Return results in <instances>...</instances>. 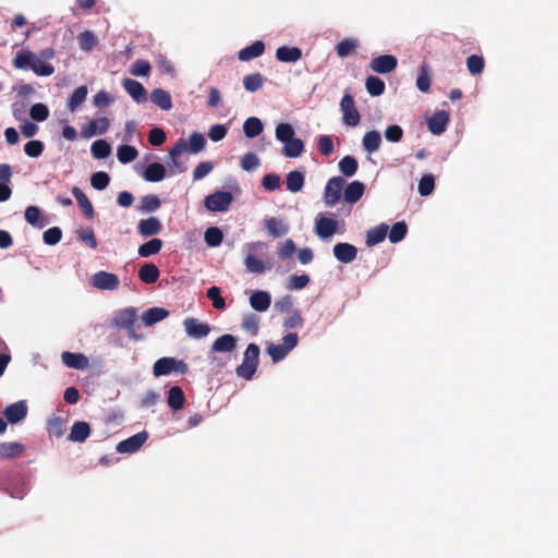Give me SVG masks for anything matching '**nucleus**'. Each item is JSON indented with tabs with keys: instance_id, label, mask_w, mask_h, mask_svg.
<instances>
[{
	"instance_id": "nucleus-1",
	"label": "nucleus",
	"mask_w": 558,
	"mask_h": 558,
	"mask_svg": "<svg viewBox=\"0 0 558 558\" xmlns=\"http://www.w3.org/2000/svg\"><path fill=\"white\" fill-rule=\"evenodd\" d=\"M54 54V49L50 47L43 49L39 56L31 50H21L13 58L12 64L19 70L31 69L39 76H50L53 74L54 68L46 61L53 59Z\"/></svg>"
},
{
	"instance_id": "nucleus-2",
	"label": "nucleus",
	"mask_w": 558,
	"mask_h": 558,
	"mask_svg": "<svg viewBox=\"0 0 558 558\" xmlns=\"http://www.w3.org/2000/svg\"><path fill=\"white\" fill-rule=\"evenodd\" d=\"M259 362V347L255 343H250L244 351L243 361L236 367V375L243 379L250 380L256 373Z\"/></svg>"
},
{
	"instance_id": "nucleus-3",
	"label": "nucleus",
	"mask_w": 558,
	"mask_h": 558,
	"mask_svg": "<svg viewBox=\"0 0 558 558\" xmlns=\"http://www.w3.org/2000/svg\"><path fill=\"white\" fill-rule=\"evenodd\" d=\"M282 341L283 343L281 344L270 343L267 348V353L275 363L283 360L288 353L298 345L299 336L295 332H291L286 335Z\"/></svg>"
},
{
	"instance_id": "nucleus-4",
	"label": "nucleus",
	"mask_w": 558,
	"mask_h": 558,
	"mask_svg": "<svg viewBox=\"0 0 558 558\" xmlns=\"http://www.w3.org/2000/svg\"><path fill=\"white\" fill-rule=\"evenodd\" d=\"M137 319L136 311L133 307L124 308L120 311L114 319V326L119 328H124L128 331V336L134 340H140L142 336L137 335L135 331V323Z\"/></svg>"
},
{
	"instance_id": "nucleus-5",
	"label": "nucleus",
	"mask_w": 558,
	"mask_h": 558,
	"mask_svg": "<svg viewBox=\"0 0 558 558\" xmlns=\"http://www.w3.org/2000/svg\"><path fill=\"white\" fill-rule=\"evenodd\" d=\"M232 202V193L227 191H216L205 197L204 205L209 211H227Z\"/></svg>"
},
{
	"instance_id": "nucleus-6",
	"label": "nucleus",
	"mask_w": 558,
	"mask_h": 558,
	"mask_svg": "<svg viewBox=\"0 0 558 558\" xmlns=\"http://www.w3.org/2000/svg\"><path fill=\"white\" fill-rule=\"evenodd\" d=\"M340 109L342 111V120L344 124L349 126H356L360 124L361 116L355 107L354 98L351 94L347 93L343 95L340 101Z\"/></svg>"
},
{
	"instance_id": "nucleus-7",
	"label": "nucleus",
	"mask_w": 558,
	"mask_h": 558,
	"mask_svg": "<svg viewBox=\"0 0 558 558\" xmlns=\"http://www.w3.org/2000/svg\"><path fill=\"white\" fill-rule=\"evenodd\" d=\"M345 180L342 177H333L328 180L324 191V202L327 206H335L341 198Z\"/></svg>"
},
{
	"instance_id": "nucleus-8",
	"label": "nucleus",
	"mask_w": 558,
	"mask_h": 558,
	"mask_svg": "<svg viewBox=\"0 0 558 558\" xmlns=\"http://www.w3.org/2000/svg\"><path fill=\"white\" fill-rule=\"evenodd\" d=\"M265 246L262 242H253L246 245L247 255L245 257L244 264L246 270L254 274H263L266 270V266L263 260L258 259L254 254L258 250H263Z\"/></svg>"
},
{
	"instance_id": "nucleus-9",
	"label": "nucleus",
	"mask_w": 558,
	"mask_h": 558,
	"mask_svg": "<svg viewBox=\"0 0 558 558\" xmlns=\"http://www.w3.org/2000/svg\"><path fill=\"white\" fill-rule=\"evenodd\" d=\"M398 66V59L392 54H381L372 59L369 68L378 74H388Z\"/></svg>"
},
{
	"instance_id": "nucleus-10",
	"label": "nucleus",
	"mask_w": 558,
	"mask_h": 558,
	"mask_svg": "<svg viewBox=\"0 0 558 558\" xmlns=\"http://www.w3.org/2000/svg\"><path fill=\"white\" fill-rule=\"evenodd\" d=\"M148 434L144 432H140L117 445V451L120 453H133L136 452L147 440Z\"/></svg>"
},
{
	"instance_id": "nucleus-11",
	"label": "nucleus",
	"mask_w": 558,
	"mask_h": 558,
	"mask_svg": "<svg viewBox=\"0 0 558 558\" xmlns=\"http://www.w3.org/2000/svg\"><path fill=\"white\" fill-rule=\"evenodd\" d=\"M185 332L194 339H202L208 336L211 328L208 324L199 322L197 318L189 317L183 322Z\"/></svg>"
},
{
	"instance_id": "nucleus-12",
	"label": "nucleus",
	"mask_w": 558,
	"mask_h": 558,
	"mask_svg": "<svg viewBox=\"0 0 558 558\" xmlns=\"http://www.w3.org/2000/svg\"><path fill=\"white\" fill-rule=\"evenodd\" d=\"M92 283L99 290H116L120 281L117 275L100 270L93 275Z\"/></svg>"
},
{
	"instance_id": "nucleus-13",
	"label": "nucleus",
	"mask_w": 558,
	"mask_h": 558,
	"mask_svg": "<svg viewBox=\"0 0 558 558\" xmlns=\"http://www.w3.org/2000/svg\"><path fill=\"white\" fill-rule=\"evenodd\" d=\"M338 228V221L333 218L325 217L319 215L315 222V232L320 239H329L336 232Z\"/></svg>"
},
{
	"instance_id": "nucleus-14",
	"label": "nucleus",
	"mask_w": 558,
	"mask_h": 558,
	"mask_svg": "<svg viewBox=\"0 0 558 558\" xmlns=\"http://www.w3.org/2000/svg\"><path fill=\"white\" fill-rule=\"evenodd\" d=\"M336 259L343 264L352 263L357 256V248L350 243L340 242L332 248Z\"/></svg>"
},
{
	"instance_id": "nucleus-15",
	"label": "nucleus",
	"mask_w": 558,
	"mask_h": 558,
	"mask_svg": "<svg viewBox=\"0 0 558 558\" xmlns=\"http://www.w3.org/2000/svg\"><path fill=\"white\" fill-rule=\"evenodd\" d=\"M449 121V113L445 110H438L429 118L427 126L430 133L440 135L446 131Z\"/></svg>"
},
{
	"instance_id": "nucleus-16",
	"label": "nucleus",
	"mask_w": 558,
	"mask_h": 558,
	"mask_svg": "<svg viewBox=\"0 0 558 558\" xmlns=\"http://www.w3.org/2000/svg\"><path fill=\"white\" fill-rule=\"evenodd\" d=\"M3 415L5 416V418L9 423H11V424L19 423L27 415L26 401L21 400V401H17V402H14V403L8 405L3 411Z\"/></svg>"
},
{
	"instance_id": "nucleus-17",
	"label": "nucleus",
	"mask_w": 558,
	"mask_h": 558,
	"mask_svg": "<svg viewBox=\"0 0 558 558\" xmlns=\"http://www.w3.org/2000/svg\"><path fill=\"white\" fill-rule=\"evenodd\" d=\"M162 230V223L157 217H149L146 219H141L137 225V232L142 236H153L160 233Z\"/></svg>"
},
{
	"instance_id": "nucleus-18",
	"label": "nucleus",
	"mask_w": 558,
	"mask_h": 558,
	"mask_svg": "<svg viewBox=\"0 0 558 558\" xmlns=\"http://www.w3.org/2000/svg\"><path fill=\"white\" fill-rule=\"evenodd\" d=\"M122 85L136 102L142 104L147 100L146 89L140 82L132 78H124Z\"/></svg>"
},
{
	"instance_id": "nucleus-19",
	"label": "nucleus",
	"mask_w": 558,
	"mask_h": 558,
	"mask_svg": "<svg viewBox=\"0 0 558 558\" xmlns=\"http://www.w3.org/2000/svg\"><path fill=\"white\" fill-rule=\"evenodd\" d=\"M236 338L233 335L226 333L217 338L211 347V352L231 353L236 348Z\"/></svg>"
},
{
	"instance_id": "nucleus-20",
	"label": "nucleus",
	"mask_w": 558,
	"mask_h": 558,
	"mask_svg": "<svg viewBox=\"0 0 558 558\" xmlns=\"http://www.w3.org/2000/svg\"><path fill=\"white\" fill-rule=\"evenodd\" d=\"M62 362L74 369H85L89 365V361L83 353L63 352L61 355Z\"/></svg>"
},
{
	"instance_id": "nucleus-21",
	"label": "nucleus",
	"mask_w": 558,
	"mask_h": 558,
	"mask_svg": "<svg viewBox=\"0 0 558 558\" xmlns=\"http://www.w3.org/2000/svg\"><path fill=\"white\" fill-rule=\"evenodd\" d=\"M72 194L75 197L77 205L83 211L85 218L93 219L95 216V210L85 193L78 186H73Z\"/></svg>"
},
{
	"instance_id": "nucleus-22",
	"label": "nucleus",
	"mask_w": 558,
	"mask_h": 558,
	"mask_svg": "<svg viewBox=\"0 0 558 558\" xmlns=\"http://www.w3.org/2000/svg\"><path fill=\"white\" fill-rule=\"evenodd\" d=\"M90 432V426L87 422L78 421L72 425L68 439L71 441L83 442L89 437Z\"/></svg>"
},
{
	"instance_id": "nucleus-23",
	"label": "nucleus",
	"mask_w": 558,
	"mask_h": 558,
	"mask_svg": "<svg viewBox=\"0 0 558 558\" xmlns=\"http://www.w3.org/2000/svg\"><path fill=\"white\" fill-rule=\"evenodd\" d=\"M365 191V185L360 181H353L347 185L343 191V198L347 203L355 204L359 202Z\"/></svg>"
},
{
	"instance_id": "nucleus-24",
	"label": "nucleus",
	"mask_w": 558,
	"mask_h": 558,
	"mask_svg": "<svg viewBox=\"0 0 558 558\" xmlns=\"http://www.w3.org/2000/svg\"><path fill=\"white\" fill-rule=\"evenodd\" d=\"M251 306L257 312H265L271 304V296L266 291H254L250 296Z\"/></svg>"
},
{
	"instance_id": "nucleus-25",
	"label": "nucleus",
	"mask_w": 558,
	"mask_h": 558,
	"mask_svg": "<svg viewBox=\"0 0 558 558\" xmlns=\"http://www.w3.org/2000/svg\"><path fill=\"white\" fill-rule=\"evenodd\" d=\"M169 316V312L162 307H150L142 315V320L145 326H153Z\"/></svg>"
},
{
	"instance_id": "nucleus-26",
	"label": "nucleus",
	"mask_w": 558,
	"mask_h": 558,
	"mask_svg": "<svg viewBox=\"0 0 558 558\" xmlns=\"http://www.w3.org/2000/svg\"><path fill=\"white\" fill-rule=\"evenodd\" d=\"M264 51L265 44L262 40H256L252 45L241 49L238 53V58L241 61H250L262 56Z\"/></svg>"
},
{
	"instance_id": "nucleus-27",
	"label": "nucleus",
	"mask_w": 558,
	"mask_h": 558,
	"mask_svg": "<svg viewBox=\"0 0 558 558\" xmlns=\"http://www.w3.org/2000/svg\"><path fill=\"white\" fill-rule=\"evenodd\" d=\"M150 100L153 104L165 111H168L172 108L171 95L162 88L153 89L150 93Z\"/></svg>"
},
{
	"instance_id": "nucleus-28",
	"label": "nucleus",
	"mask_w": 558,
	"mask_h": 558,
	"mask_svg": "<svg viewBox=\"0 0 558 558\" xmlns=\"http://www.w3.org/2000/svg\"><path fill=\"white\" fill-rule=\"evenodd\" d=\"M166 177V168L162 163L153 162L149 163L143 173V178L148 182H159Z\"/></svg>"
},
{
	"instance_id": "nucleus-29",
	"label": "nucleus",
	"mask_w": 558,
	"mask_h": 558,
	"mask_svg": "<svg viewBox=\"0 0 558 558\" xmlns=\"http://www.w3.org/2000/svg\"><path fill=\"white\" fill-rule=\"evenodd\" d=\"M276 58L281 62H296L302 58V50L298 47L281 46L276 51Z\"/></svg>"
},
{
	"instance_id": "nucleus-30",
	"label": "nucleus",
	"mask_w": 558,
	"mask_h": 558,
	"mask_svg": "<svg viewBox=\"0 0 558 558\" xmlns=\"http://www.w3.org/2000/svg\"><path fill=\"white\" fill-rule=\"evenodd\" d=\"M185 403V396L181 387L173 386L168 391V405L178 412L183 409Z\"/></svg>"
},
{
	"instance_id": "nucleus-31",
	"label": "nucleus",
	"mask_w": 558,
	"mask_h": 558,
	"mask_svg": "<svg viewBox=\"0 0 558 558\" xmlns=\"http://www.w3.org/2000/svg\"><path fill=\"white\" fill-rule=\"evenodd\" d=\"M184 151H187V144L184 140H179L174 146L170 149L169 155L171 157V167L175 168L178 172L182 173L186 171V167L182 166L178 161V157Z\"/></svg>"
},
{
	"instance_id": "nucleus-32",
	"label": "nucleus",
	"mask_w": 558,
	"mask_h": 558,
	"mask_svg": "<svg viewBox=\"0 0 558 558\" xmlns=\"http://www.w3.org/2000/svg\"><path fill=\"white\" fill-rule=\"evenodd\" d=\"M282 154L287 158H296L304 151V143L301 138L292 137L289 141L283 142Z\"/></svg>"
},
{
	"instance_id": "nucleus-33",
	"label": "nucleus",
	"mask_w": 558,
	"mask_h": 558,
	"mask_svg": "<svg viewBox=\"0 0 558 558\" xmlns=\"http://www.w3.org/2000/svg\"><path fill=\"white\" fill-rule=\"evenodd\" d=\"M25 448L20 442H1L0 444V459H12L23 454Z\"/></svg>"
},
{
	"instance_id": "nucleus-34",
	"label": "nucleus",
	"mask_w": 558,
	"mask_h": 558,
	"mask_svg": "<svg viewBox=\"0 0 558 558\" xmlns=\"http://www.w3.org/2000/svg\"><path fill=\"white\" fill-rule=\"evenodd\" d=\"M388 232V226L380 223L379 226L372 228L366 233V245L374 246L385 240Z\"/></svg>"
},
{
	"instance_id": "nucleus-35",
	"label": "nucleus",
	"mask_w": 558,
	"mask_h": 558,
	"mask_svg": "<svg viewBox=\"0 0 558 558\" xmlns=\"http://www.w3.org/2000/svg\"><path fill=\"white\" fill-rule=\"evenodd\" d=\"M160 276L158 267L153 264H144L138 270V278L147 284L155 283Z\"/></svg>"
},
{
	"instance_id": "nucleus-36",
	"label": "nucleus",
	"mask_w": 558,
	"mask_h": 558,
	"mask_svg": "<svg viewBox=\"0 0 558 558\" xmlns=\"http://www.w3.org/2000/svg\"><path fill=\"white\" fill-rule=\"evenodd\" d=\"M363 147L368 154L377 151L381 144V136L378 131H368L363 136Z\"/></svg>"
},
{
	"instance_id": "nucleus-37",
	"label": "nucleus",
	"mask_w": 558,
	"mask_h": 558,
	"mask_svg": "<svg viewBox=\"0 0 558 558\" xmlns=\"http://www.w3.org/2000/svg\"><path fill=\"white\" fill-rule=\"evenodd\" d=\"M161 206V202L157 195L149 194L141 198L137 210L142 214L156 211Z\"/></svg>"
},
{
	"instance_id": "nucleus-38",
	"label": "nucleus",
	"mask_w": 558,
	"mask_h": 558,
	"mask_svg": "<svg viewBox=\"0 0 558 558\" xmlns=\"http://www.w3.org/2000/svg\"><path fill=\"white\" fill-rule=\"evenodd\" d=\"M304 174L300 171L293 170L287 174L286 185L287 190L291 193L300 192L304 186Z\"/></svg>"
},
{
	"instance_id": "nucleus-39",
	"label": "nucleus",
	"mask_w": 558,
	"mask_h": 558,
	"mask_svg": "<svg viewBox=\"0 0 558 558\" xmlns=\"http://www.w3.org/2000/svg\"><path fill=\"white\" fill-rule=\"evenodd\" d=\"M267 232L274 238H279L288 233L289 227L280 219L269 218L265 221Z\"/></svg>"
},
{
	"instance_id": "nucleus-40",
	"label": "nucleus",
	"mask_w": 558,
	"mask_h": 558,
	"mask_svg": "<svg viewBox=\"0 0 558 558\" xmlns=\"http://www.w3.org/2000/svg\"><path fill=\"white\" fill-rule=\"evenodd\" d=\"M263 129L262 121L256 117H250L243 123L244 134L248 138L258 136L263 132Z\"/></svg>"
},
{
	"instance_id": "nucleus-41",
	"label": "nucleus",
	"mask_w": 558,
	"mask_h": 558,
	"mask_svg": "<svg viewBox=\"0 0 558 558\" xmlns=\"http://www.w3.org/2000/svg\"><path fill=\"white\" fill-rule=\"evenodd\" d=\"M174 368V357H161L157 360L153 367L154 376L160 377L170 374Z\"/></svg>"
},
{
	"instance_id": "nucleus-42",
	"label": "nucleus",
	"mask_w": 558,
	"mask_h": 558,
	"mask_svg": "<svg viewBox=\"0 0 558 558\" xmlns=\"http://www.w3.org/2000/svg\"><path fill=\"white\" fill-rule=\"evenodd\" d=\"M88 94L87 86L83 85L77 87L73 94L71 95L69 102H68V109L71 112H74L77 110V108L86 100Z\"/></svg>"
},
{
	"instance_id": "nucleus-43",
	"label": "nucleus",
	"mask_w": 558,
	"mask_h": 558,
	"mask_svg": "<svg viewBox=\"0 0 558 558\" xmlns=\"http://www.w3.org/2000/svg\"><path fill=\"white\" fill-rule=\"evenodd\" d=\"M430 66L428 63L424 62L420 68L416 86L421 92L427 93L430 88Z\"/></svg>"
},
{
	"instance_id": "nucleus-44",
	"label": "nucleus",
	"mask_w": 558,
	"mask_h": 558,
	"mask_svg": "<svg viewBox=\"0 0 558 558\" xmlns=\"http://www.w3.org/2000/svg\"><path fill=\"white\" fill-rule=\"evenodd\" d=\"M365 87L371 96L377 97L384 94L386 85L378 76L371 75L365 81Z\"/></svg>"
},
{
	"instance_id": "nucleus-45",
	"label": "nucleus",
	"mask_w": 558,
	"mask_h": 558,
	"mask_svg": "<svg viewBox=\"0 0 558 558\" xmlns=\"http://www.w3.org/2000/svg\"><path fill=\"white\" fill-rule=\"evenodd\" d=\"M161 247L162 241L160 239L154 238L138 247V255L141 257H149L151 255L158 254Z\"/></svg>"
},
{
	"instance_id": "nucleus-46",
	"label": "nucleus",
	"mask_w": 558,
	"mask_h": 558,
	"mask_svg": "<svg viewBox=\"0 0 558 558\" xmlns=\"http://www.w3.org/2000/svg\"><path fill=\"white\" fill-rule=\"evenodd\" d=\"M110 126V121L108 118H98L89 122L87 126V136L101 135L105 134Z\"/></svg>"
},
{
	"instance_id": "nucleus-47",
	"label": "nucleus",
	"mask_w": 558,
	"mask_h": 558,
	"mask_svg": "<svg viewBox=\"0 0 558 558\" xmlns=\"http://www.w3.org/2000/svg\"><path fill=\"white\" fill-rule=\"evenodd\" d=\"M264 82L265 78L260 73H251L244 76L243 86L247 92L254 93L263 87Z\"/></svg>"
},
{
	"instance_id": "nucleus-48",
	"label": "nucleus",
	"mask_w": 558,
	"mask_h": 558,
	"mask_svg": "<svg viewBox=\"0 0 558 558\" xmlns=\"http://www.w3.org/2000/svg\"><path fill=\"white\" fill-rule=\"evenodd\" d=\"M78 46L83 51H92L98 44L96 35L92 31H85L77 37Z\"/></svg>"
},
{
	"instance_id": "nucleus-49",
	"label": "nucleus",
	"mask_w": 558,
	"mask_h": 558,
	"mask_svg": "<svg viewBox=\"0 0 558 558\" xmlns=\"http://www.w3.org/2000/svg\"><path fill=\"white\" fill-rule=\"evenodd\" d=\"M204 241L208 246L217 247L223 241V233L218 227H209L204 233Z\"/></svg>"
},
{
	"instance_id": "nucleus-50",
	"label": "nucleus",
	"mask_w": 558,
	"mask_h": 558,
	"mask_svg": "<svg viewBox=\"0 0 558 558\" xmlns=\"http://www.w3.org/2000/svg\"><path fill=\"white\" fill-rule=\"evenodd\" d=\"M25 220L29 225L38 228H43L47 223L46 219L41 217L39 208L36 206H28L25 209Z\"/></svg>"
},
{
	"instance_id": "nucleus-51",
	"label": "nucleus",
	"mask_w": 558,
	"mask_h": 558,
	"mask_svg": "<svg viewBox=\"0 0 558 558\" xmlns=\"http://www.w3.org/2000/svg\"><path fill=\"white\" fill-rule=\"evenodd\" d=\"M357 168H359L357 160L352 156H349V155L344 156L339 161V169H340L341 173L347 177L354 175L357 171Z\"/></svg>"
},
{
	"instance_id": "nucleus-52",
	"label": "nucleus",
	"mask_w": 558,
	"mask_h": 558,
	"mask_svg": "<svg viewBox=\"0 0 558 558\" xmlns=\"http://www.w3.org/2000/svg\"><path fill=\"white\" fill-rule=\"evenodd\" d=\"M187 150L192 154H197L205 148L206 140L202 133H193L189 137Z\"/></svg>"
},
{
	"instance_id": "nucleus-53",
	"label": "nucleus",
	"mask_w": 558,
	"mask_h": 558,
	"mask_svg": "<svg viewBox=\"0 0 558 558\" xmlns=\"http://www.w3.org/2000/svg\"><path fill=\"white\" fill-rule=\"evenodd\" d=\"M138 155L137 149L134 146L122 145L118 148V159L121 163H129L136 159Z\"/></svg>"
},
{
	"instance_id": "nucleus-54",
	"label": "nucleus",
	"mask_w": 558,
	"mask_h": 558,
	"mask_svg": "<svg viewBox=\"0 0 558 558\" xmlns=\"http://www.w3.org/2000/svg\"><path fill=\"white\" fill-rule=\"evenodd\" d=\"M408 233V226L404 221L396 222L389 232V241L391 243H398L402 241Z\"/></svg>"
},
{
	"instance_id": "nucleus-55",
	"label": "nucleus",
	"mask_w": 558,
	"mask_h": 558,
	"mask_svg": "<svg viewBox=\"0 0 558 558\" xmlns=\"http://www.w3.org/2000/svg\"><path fill=\"white\" fill-rule=\"evenodd\" d=\"M110 153L111 147L105 140H97L92 144V154L97 159L107 158Z\"/></svg>"
},
{
	"instance_id": "nucleus-56",
	"label": "nucleus",
	"mask_w": 558,
	"mask_h": 558,
	"mask_svg": "<svg viewBox=\"0 0 558 558\" xmlns=\"http://www.w3.org/2000/svg\"><path fill=\"white\" fill-rule=\"evenodd\" d=\"M485 61L482 56L472 54L466 59L468 71L472 75L481 74L484 70Z\"/></svg>"
},
{
	"instance_id": "nucleus-57",
	"label": "nucleus",
	"mask_w": 558,
	"mask_h": 558,
	"mask_svg": "<svg viewBox=\"0 0 558 558\" xmlns=\"http://www.w3.org/2000/svg\"><path fill=\"white\" fill-rule=\"evenodd\" d=\"M356 47L357 44L354 39L345 38L338 43V45L336 46V51L340 58H345L350 56L352 52H354Z\"/></svg>"
},
{
	"instance_id": "nucleus-58",
	"label": "nucleus",
	"mask_w": 558,
	"mask_h": 558,
	"mask_svg": "<svg viewBox=\"0 0 558 558\" xmlns=\"http://www.w3.org/2000/svg\"><path fill=\"white\" fill-rule=\"evenodd\" d=\"M207 298L213 302V306L216 310H223L226 307V301L221 296V290L219 287L213 286L206 292Z\"/></svg>"
},
{
	"instance_id": "nucleus-59",
	"label": "nucleus",
	"mask_w": 558,
	"mask_h": 558,
	"mask_svg": "<svg viewBox=\"0 0 558 558\" xmlns=\"http://www.w3.org/2000/svg\"><path fill=\"white\" fill-rule=\"evenodd\" d=\"M110 182V177L105 171L95 172L90 178V184L94 189L101 191L105 190Z\"/></svg>"
},
{
	"instance_id": "nucleus-60",
	"label": "nucleus",
	"mask_w": 558,
	"mask_h": 558,
	"mask_svg": "<svg viewBox=\"0 0 558 558\" xmlns=\"http://www.w3.org/2000/svg\"><path fill=\"white\" fill-rule=\"evenodd\" d=\"M151 66L147 60H136L131 69L130 73L134 76H148L150 73Z\"/></svg>"
},
{
	"instance_id": "nucleus-61",
	"label": "nucleus",
	"mask_w": 558,
	"mask_h": 558,
	"mask_svg": "<svg viewBox=\"0 0 558 558\" xmlns=\"http://www.w3.org/2000/svg\"><path fill=\"white\" fill-rule=\"evenodd\" d=\"M435 187V179L432 174H425L421 178L418 182V193L422 196H428L432 194Z\"/></svg>"
},
{
	"instance_id": "nucleus-62",
	"label": "nucleus",
	"mask_w": 558,
	"mask_h": 558,
	"mask_svg": "<svg viewBox=\"0 0 558 558\" xmlns=\"http://www.w3.org/2000/svg\"><path fill=\"white\" fill-rule=\"evenodd\" d=\"M44 143L39 140H32L24 145V151L28 157H39L44 151Z\"/></svg>"
},
{
	"instance_id": "nucleus-63",
	"label": "nucleus",
	"mask_w": 558,
	"mask_h": 558,
	"mask_svg": "<svg viewBox=\"0 0 558 558\" xmlns=\"http://www.w3.org/2000/svg\"><path fill=\"white\" fill-rule=\"evenodd\" d=\"M29 116L34 121L43 122L49 117V109L44 104H35L29 110Z\"/></svg>"
},
{
	"instance_id": "nucleus-64",
	"label": "nucleus",
	"mask_w": 558,
	"mask_h": 558,
	"mask_svg": "<svg viewBox=\"0 0 558 558\" xmlns=\"http://www.w3.org/2000/svg\"><path fill=\"white\" fill-rule=\"evenodd\" d=\"M294 129L289 123H279L276 128V138L283 143L294 137Z\"/></svg>"
}]
</instances>
